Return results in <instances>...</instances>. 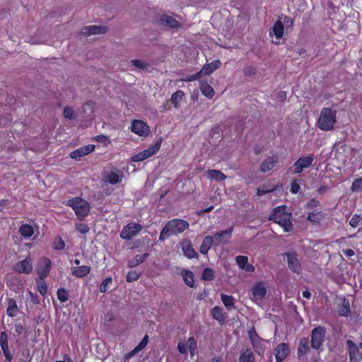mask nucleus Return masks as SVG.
<instances>
[{"instance_id":"de8ad7c7","label":"nucleus","mask_w":362,"mask_h":362,"mask_svg":"<svg viewBox=\"0 0 362 362\" xmlns=\"http://www.w3.org/2000/svg\"><path fill=\"white\" fill-rule=\"evenodd\" d=\"M338 313L339 316L347 317L351 313L349 303H347L344 304L341 308H339Z\"/></svg>"},{"instance_id":"aec40b11","label":"nucleus","mask_w":362,"mask_h":362,"mask_svg":"<svg viewBox=\"0 0 362 362\" xmlns=\"http://www.w3.org/2000/svg\"><path fill=\"white\" fill-rule=\"evenodd\" d=\"M182 250L185 256L189 259L198 258L199 255L194 249L189 240H185L182 243Z\"/></svg>"},{"instance_id":"72a5a7b5","label":"nucleus","mask_w":362,"mask_h":362,"mask_svg":"<svg viewBox=\"0 0 362 362\" xmlns=\"http://www.w3.org/2000/svg\"><path fill=\"white\" fill-rule=\"evenodd\" d=\"M272 31L277 39H280L282 37L284 32V26L281 20H277L273 27Z\"/></svg>"},{"instance_id":"f8f14e48","label":"nucleus","mask_w":362,"mask_h":362,"mask_svg":"<svg viewBox=\"0 0 362 362\" xmlns=\"http://www.w3.org/2000/svg\"><path fill=\"white\" fill-rule=\"evenodd\" d=\"M158 151V141H156L152 147H151L148 149H146V150L134 155L132 157V160L134 162L142 161V160L152 156L153 155H154Z\"/></svg>"},{"instance_id":"0eeeda50","label":"nucleus","mask_w":362,"mask_h":362,"mask_svg":"<svg viewBox=\"0 0 362 362\" xmlns=\"http://www.w3.org/2000/svg\"><path fill=\"white\" fill-rule=\"evenodd\" d=\"M142 229V226L136 223H129L123 227L121 233L120 237L124 240H130L133 237L136 236Z\"/></svg>"},{"instance_id":"2f4dec72","label":"nucleus","mask_w":362,"mask_h":362,"mask_svg":"<svg viewBox=\"0 0 362 362\" xmlns=\"http://www.w3.org/2000/svg\"><path fill=\"white\" fill-rule=\"evenodd\" d=\"M239 362H255V356L250 349L243 351L239 357Z\"/></svg>"},{"instance_id":"3c124183","label":"nucleus","mask_w":362,"mask_h":362,"mask_svg":"<svg viewBox=\"0 0 362 362\" xmlns=\"http://www.w3.org/2000/svg\"><path fill=\"white\" fill-rule=\"evenodd\" d=\"M65 247V243L62 238L57 237L54 242V248L57 250H62Z\"/></svg>"},{"instance_id":"4be33fe9","label":"nucleus","mask_w":362,"mask_h":362,"mask_svg":"<svg viewBox=\"0 0 362 362\" xmlns=\"http://www.w3.org/2000/svg\"><path fill=\"white\" fill-rule=\"evenodd\" d=\"M267 293V289L262 282H259L256 284L252 288V297L257 300H262L264 298Z\"/></svg>"},{"instance_id":"7ed1b4c3","label":"nucleus","mask_w":362,"mask_h":362,"mask_svg":"<svg viewBox=\"0 0 362 362\" xmlns=\"http://www.w3.org/2000/svg\"><path fill=\"white\" fill-rule=\"evenodd\" d=\"M336 122L337 112L329 107L322 108L317 121V127L322 131H330L334 129Z\"/></svg>"},{"instance_id":"9b49d317","label":"nucleus","mask_w":362,"mask_h":362,"mask_svg":"<svg viewBox=\"0 0 362 362\" xmlns=\"http://www.w3.org/2000/svg\"><path fill=\"white\" fill-rule=\"evenodd\" d=\"M285 255L287 257V262L289 269L297 274L301 272V267L298 259V255L296 252H286Z\"/></svg>"},{"instance_id":"c03bdc74","label":"nucleus","mask_w":362,"mask_h":362,"mask_svg":"<svg viewBox=\"0 0 362 362\" xmlns=\"http://www.w3.org/2000/svg\"><path fill=\"white\" fill-rule=\"evenodd\" d=\"M0 346L3 352L9 349L7 334L5 332H1L0 334Z\"/></svg>"},{"instance_id":"774afa93","label":"nucleus","mask_w":362,"mask_h":362,"mask_svg":"<svg viewBox=\"0 0 362 362\" xmlns=\"http://www.w3.org/2000/svg\"><path fill=\"white\" fill-rule=\"evenodd\" d=\"M262 152H263V147L262 146H260L259 144H257V145L255 146V147H254V153L256 156L259 155Z\"/></svg>"},{"instance_id":"2eb2a0df","label":"nucleus","mask_w":362,"mask_h":362,"mask_svg":"<svg viewBox=\"0 0 362 362\" xmlns=\"http://www.w3.org/2000/svg\"><path fill=\"white\" fill-rule=\"evenodd\" d=\"M233 231V227L230 226V228H228V229H226L225 230L216 232L214 235V236H212L214 238V240L216 243L215 244L216 245L223 244L227 240H230L231 238Z\"/></svg>"},{"instance_id":"7c9ffc66","label":"nucleus","mask_w":362,"mask_h":362,"mask_svg":"<svg viewBox=\"0 0 362 362\" xmlns=\"http://www.w3.org/2000/svg\"><path fill=\"white\" fill-rule=\"evenodd\" d=\"M182 276L184 282L189 287H194V274L190 270L183 269L181 272Z\"/></svg>"},{"instance_id":"58836bf2","label":"nucleus","mask_w":362,"mask_h":362,"mask_svg":"<svg viewBox=\"0 0 362 362\" xmlns=\"http://www.w3.org/2000/svg\"><path fill=\"white\" fill-rule=\"evenodd\" d=\"M251 344L256 354H257L258 355H262L264 354V349L262 344L260 337H257V339L255 340L252 339Z\"/></svg>"},{"instance_id":"ea45409f","label":"nucleus","mask_w":362,"mask_h":362,"mask_svg":"<svg viewBox=\"0 0 362 362\" xmlns=\"http://www.w3.org/2000/svg\"><path fill=\"white\" fill-rule=\"evenodd\" d=\"M221 300L228 310L234 307V298L232 296L221 294Z\"/></svg>"},{"instance_id":"0e129e2a","label":"nucleus","mask_w":362,"mask_h":362,"mask_svg":"<svg viewBox=\"0 0 362 362\" xmlns=\"http://www.w3.org/2000/svg\"><path fill=\"white\" fill-rule=\"evenodd\" d=\"M187 344L186 342H179L177 344V350L182 354H185L187 352Z\"/></svg>"},{"instance_id":"338daca9","label":"nucleus","mask_w":362,"mask_h":362,"mask_svg":"<svg viewBox=\"0 0 362 362\" xmlns=\"http://www.w3.org/2000/svg\"><path fill=\"white\" fill-rule=\"evenodd\" d=\"M248 334H249V339L250 340V342L252 341V339L255 340L257 339V337H258L257 334V332L254 328H252V329H250L249 331Z\"/></svg>"},{"instance_id":"1a4fd4ad","label":"nucleus","mask_w":362,"mask_h":362,"mask_svg":"<svg viewBox=\"0 0 362 362\" xmlns=\"http://www.w3.org/2000/svg\"><path fill=\"white\" fill-rule=\"evenodd\" d=\"M131 130L140 136H147L150 129L148 126L142 120H134L132 124Z\"/></svg>"},{"instance_id":"412c9836","label":"nucleus","mask_w":362,"mask_h":362,"mask_svg":"<svg viewBox=\"0 0 362 362\" xmlns=\"http://www.w3.org/2000/svg\"><path fill=\"white\" fill-rule=\"evenodd\" d=\"M106 31L107 28L105 26L93 25L84 27L81 30V33L84 35L89 36L91 35L105 33Z\"/></svg>"},{"instance_id":"f257e3e1","label":"nucleus","mask_w":362,"mask_h":362,"mask_svg":"<svg viewBox=\"0 0 362 362\" xmlns=\"http://www.w3.org/2000/svg\"><path fill=\"white\" fill-rule=\"evenodd\" d=\"M292 217V214L286 211V206L281 205L272 210L269 219L278 223L285 232H290L293 229Z\"/></svg>"},{"instance_id":"5fc2aeb1","label":"nucleus","mask_w":362,"mask_h":362,"mask_svg":"<svg viewBox=\"0 0 362 362\" xmlns=\"http://www.w3.org/2000/svg\"><path fill=\"white\" fill-rule=\"evenodd\" d=\"M76 229L82 234H86L90 230V227L83 223H76Z\"/></svg>"},{"instance_id":"6e6d98bb","label":"nucleus","mask_w":362,"mask_h":362,"mask_svg":"<svg viewBox=\"0 0 362 362\" xmlns=\"http://www.w3.org/2000/svg\"><path fill=\"white\" fill-rule=\"evenodd\" d=\"M37 290L39 293L43 296L47 293V286L43 280L41 281H37Z\"/></svg>"},{"instance_id":"423d86ee","label":"nucleus","mask_w":362,"mask_h":362,"mask_svg":"<svg viewBox=\"0 0 362 362\" xmlns=\"http://www.w3.org/2000/svg\"><path fill=\"white\" fill-rule=\"evenodd\" d=\"M314 160L315 156L313 154L300 157L293 164V173L296 175L301 173L304 169L312 165Z\"/></svg>"},{"instance_id":"a211bd4d","label":"nucleus","mask_w":362,"mask_h":362,"mask_svg":"<svg viewBox=\"0 0 362 362\" xmlns=\"http://www.w3.org/2000/svg\"><path fill=\"white\" fill-rule=\"evenodd\" d=\"M310 351L309 339L307 337H303L300 339L298 350L297 357L299 360H303L306 358V355Z\"/></svg>"},{"instance_id":"37998d69","label":"nucleus","mask_w":362,"mask_h":362,"mask_svg":"<svg viewBox=\"0 0 362 362\" xmlns=\"http://www.w3.org/2000/svg\"><path fill=\"white\" fill-rule=\"evenodd\" d=\"M214 272L211 268H205L202 274V279L205 281H211L214 279Z\"/></svg>"},{"instance_id":"680f3d73","label":"nucleus","mask_w":362,"mask_h":362,"mask_svg":"<svg viewBox=\"0 0 362 362\" xmlns=\"http://www.w3.org/2000/svg\"><path fill=\"white\" fill-rule=\"evenodd\" d=\"M300 189V184L298 183V180H294L291 185V189L290 191L292 194H297Z\"/></svg>"},{"instance_id":"4468645a","label":"nucleus","mask_w":362,"mask_h":362,"mask_svg":"<svg viewBox=\"0 0 362 362\" xmlns=\"http://www.w3.org/2000/svg\"><path fill=\"white\" fill-rule=\"evenodd\" d=\"M279 163L278 156L267 157L260 164L259 170L264 173L272 170Z\"/></svg>"},{"instance_id":"4c0bfd02","label":"nucleus","mask_w":362,"mask_h":362,"mask_svg":"<svg viewBox=\"0 0 362 362\" xmlns=\"http://www.w3.org/2000/svg\"><path fill=\"white\" fill-rule=\"evenodd\" d=\"M19 231L22 236L25 238H30L33 233L34 230L32 226L29 224H23L20 227Z\"/></svg>"},{"instance_id":"6e6552de","label":"nucleus","mask_w":362,"mask_h":362,"mask_svg":"<svg viewBox=\"0 0 362 362\" xmlns=\"http://www.w3.org/2000/svg\"><path fill=\"white\" fill-rule=\"evenodd\" d=\"M289 354V346L284 342L279 344L274 350L276 362H283Z\"/></svg>"},{"instance_id":"c756f323","label":"nucleus","mask_w":362,"mask_h":362,"mask_svg":"<svg viewBox=\"0 0 362 362\" xmlns=\"http://www.w3.org/2000/svg\"><path fill=\"white\" fill-rule=\"evenodd\" d=\"M324 217L325 214L322 211L317 212L312 211L308 213L307 220L314 225H318Z\"/></svg>"},{"instance_id":"603ef678","label":"nucleus","mask_w":362,"mask_h":362,"mask_svg":"<svg viewBox=\"0 0 362 362\" xmlns=\"http://www.w3.org/2000/svg\"><path fill=\"white\" fill-rule=\"evenodd\" d=\"M257 73V68L255 66H248L244 68L243 74L246 76H251L255 75Z\"/></svg>"},{"instance_id":"864d4df0","label":"nucleus","mask_w":362,"mask_h":362,"mask_svg":"<svg viewBox=\"0 0 362 362\" xmlns=\"http://www.w3.org/2000/svg\"><path fill=\"white\" fill-rule=\"evenodd\" d=\"M187 344L189 347V351L191 354H193V352L196 350L197 349V341L196 339L193 337H190L188 340H187Z\"/></svg>"},{"instance_id":"a18cd8bd","label":"nucleus","mask_w":362,"mask_h":362,"mask_svg":"<svg viewBox=\"0 0 362 362\" xmlns=\"http://www.w3.org/2000/svg\"><path fill=\"white\" fill-rule=\"evenodd\" d=\"M351 190L353 192H358L362 190V177L355 179L353 181Z\"/></svg>"},{"instance_id":"bb28decb","label":"nucleus","mask_w":362,"mask_h":362,"mask_svg":"<svg viewBox=\"0 0 362 362\" xmlns=\"http://www.w3.org/2000/svg\"><path fill=\"white\" fill-rule=\"evenodd\" d=\"M211 316L214 319L217 320L219 323L223 324L226 322V314L223 311V308L218 306H215L211 309Z\"/></svg>"},{"instance_id":"393cba45","label":"nucleus","mask_w":362,"mask_h":362,"mask_svg":"<svg viewBox=\"0 0 362 362\" xmlns=\"http://www.w3.org/2000/svg\"><path fill=\"white\" fill-rule=\"evenodd\" d=\"M221 65L220 60L216 59L214 60L211 63L205 64L202 69L201 72L202 75H209L212 74L214 71L218 69Z\"/></svg>"},{"instance_id":"a878e982","label":"nucleus","mask_w":362,"mask_h":362,"mask_svg":"<svg viewBox=\"0 0 362 362\" xmlns=\"http://www.w3.org/2000/svg\"><path fill=\"white\" fill-rule=\"evenodd\" d=\"M199 89L201 93L209 99H211L215 95L214 88L206 81H199Z\"/></svg>"},{"instance_id":"5701e85b","label":"nucleus","mask_w":362,"mask_h":362,"mask_svg":"<svg viewBox=\"0 0 362 362\" xmlns=\"http://www.w3.org/2000/svg\"><path fill=\"white\" fill-rule=\"evenodd\" d=\"M350 361H356L359 354L358 346L351 339L346 341Z\"/></svg>"},{"instance_id":"9d476101","label":"nucleus","mask_w":362,"mask_h":362,"mask_svg":"<svg viewBox=\"0 0 362 362\" xmlns=\"http://www.w3.org/2000/svg\"><path fill=\"white\" fill-rule=\"evenodd\" d=\"M33 262L30 257H26L25 259L16 263L13 266V269L20 274H29L33 271Z\"/></svg>"},{"instance_id":"f704fd0d","label":"nucleus","mask_w":362,"mask_h":362,"mask_svg":"<svg viewBox=\"0 0 362 362\" xmlns=\"http://www.w3.org/2000/svg\"><path fill=\"white\" fill-rule=\"evenodd\" d=\"M18 308L16 300L11 298L8 300L6 313L10 317H15L17 315Z\"/></svg>"},{"instance_id":"69168bd1","label":"nucleus","mask_w":362,"mask_h":362,"mask_svg":"<svg viewBox=\"0 0 362 362\" xmlns=\"http://www.w3.org/2000/svg\"><path fill=\"white\" fill-rule=\"evenodd\" d=\"M95 140L99 143H103L106 144V143H110V139L107 136L105 135H98L95 137Z\"/></svg>"},{"instance_id":"09e8293b","label":"nucleus","mask_w":362,"mask_h":362,"mask_svg":"<svg viewBox=\"0 0 362 362\" xmlns=\"http://www.w3.org/2000/svg\"><path fill=\"white\" fill-rule=\"evenodd\" d=\"M112 282V279L111 277H107L105 279H104L100 286V291L101 293L106 292Z\"/></svg>"},{"instance_id":"f03ea898","label":"nucleus","mask_w":362,"mask_h":362,"mask_svg":"<svg viewBox=\"0 0 362 362\" xmlns=\"http://www.w3.org/2000/svg\"><path fill=\"white\" fill-rule=\"evenodd\" d=\"M189 228L187 221L182 219L175 218L169 221L160 233V240H163L171 235L182 233Z\"/></svg>"},{"instance_id":"13d9d810","label":"nucleus","mask_w":362,"mask_h":362,"mask_svg":"<svg viewBox=\"0 0 362 362\" xmlns=\"http://www.w3.org/2000/svg\"><path fill=\"white\" fill-rule=\"evenodd\" d=\"M361 220V215L356 214L353 215L351 220L349 221V225L353 228H356L358 226Z\"/></svg>"},{"instance_id":"473e14b6","label":"nucleus","mask_w":362,"mask_h":362,"mask_svg":"<svg viewBox=\"0 0 362 362\" xmlns=\"http://www.w3.org/2000/svg\"><path fill=\"white\" fill-rule=\"evenodd\" d=\"M207 177L216 181H223L226 179V176L219 170H209L207 171Z\"/></svg>"},{"instance_id":"f3484780","label":"nucleus","mask_w":362,"mask_h":362,"mask_svg":"<svg viewBox=\"0 0 362 362\" xmlns=\"http://www.w3.org/2000/svg\"><path fill=\"white\" fill-rule=\"evenodd\" d=\"M122 173L119 170H111L105 173L103 175L104 181L110 185H116L122 182Z\"/></svg>"},{"instance_id":"20e7f679","label":"nucleus","mask_w":362,"mask_h":362,"mask_svg":"<svg viewBox=\"0 0 362 362\" xmlns=\"http://www.w3.org/2000/svg\"><path fill=\"white\" fill-rule=\"evenodd\" d=\"M64 204L66 206H70L75 212L77 218L82 221L89 214L90 204L89 203L81 197H74L71 199L66 200Z\"/></svg>"},{"instance_id":"6ab92c4d","label":"nucleus","mask_w":362,"mask_h":362,"mask_svg":"<svg viewBox=\"0 0 362 362\" xmlns=\"http://www.w3.org/2000/svg\"><path fill=\"white\" fill-rule=\"evenodd\" d=\"M160 24L170 28H180L182 25L180 21L167 14H163L160 16Z\"/></svg>"},{"instance_id":"c85d7f7f","label":"nucleus","mask_w":362,"mask_h":362,"mask_svg":"<svg viewBox=\"0 0 362 362\" xmlns=\"http://www.w3.org/2000/svg\"><path fill=\"white\" fill-rule=\"evenodd\" d=\"M90 271L89 266L74 267L71 268V274L76 277L82 278L89 274Z\"/></svg>"},{"instance_id":"bf43d9fd","label":"nucleus","mask_w":362,"mask_h":362,"mask_svg":"<svg viewBox=\"0 0 362 362\" xmlns=\"http://www.w3.org/2000/svg\"><path fill=\"white\" fill-rule=\"evenodd\" d=\"M203 75H202L201 71H199L197 72L196 74L187 76L185 79H183V81H186V82L194 81L196 80L199 79Z\"/></svg>"},{"instance_id":"052dcab7","label":"nucleus","mask_w":362,"mask_h":362,"mask_svg":"<svg viewBox=\"0 0 362 362\" xmlns=\"http://www.w3.org/2000/svg\"><path fill=\"white\" fill-rule=\"evenodd\" d=\"M275 190V187H273V188H270V189H268L266 187V186H262L259 188H257V196H262V195H264L267 193H270V192H272Z\"/></svg>"},{"instance_id":"cd10ccee","label":"nucleus","mask_w":362,"mask_h":362,"mask_svg":"<svg viewBox=\"0 0 362 362\" xmlns=\"http://www.w3.org/2000/svg\"><path fill=\"white\" fill-rule=\"evenodd\" d=\"M214 243V238L211 235H206L204 238L202 243L199 247V252L202 255H207L209 250L211 247Z\"/></svg>"},{"instance_id":"49530a36","label":"nucleus","mask_w":362,"mask_h":362,"mask_svg":"<svg viewBox=\"0 0 362 362\" xmlns=\"http://www.w3.org/2000/svg\"><path fill=\"white\" fill-rule=\"evenodd\" d=\"M235 261L239 267L243 269L248 263V257L244 255H238L235 257Z\"/></svg>"},{"instance_id":"39448f33","label":"nucleus","mask_w":362,"mask_h":362,"mask_svg":"<svg viewBox=\"0 0 362 362\" xmlns=\"http://www.w3.org/2000/svg\"><path fill=\"white\" fill-rule=\"evenodd\" d=\"M326 329L322 326L315 327L311 332V347L319 350L322 348L325 341Z\"/></svg>"},{"instance_id":"e433bc0d","label":"nucleus","mask_w":362,"mask_h":362,"mask_svg":"<svg viewBox=\"0 0 362 362\" xmlns=\"http://www.w3.org/2000/svg\"><path fill=\"white\" fill-rule=\"evenodd\" d=\"M148 254H142L136 255L132 259H130L127 262V266L130 268H133L142 263L147 257Z\"/></svg>"},{"instance_id":"b1692460","label":"nucleus","mask_w":362,"mask_h":362,"mask_svg":"<svg viewBox=\"0 0 362 362\" xmlns=\"http://www.w3.org/2000/svg\"><path fill=\"white\" fill-rule=\"evenodd\" d=\"M148 342V335H145L141 341L130 352L126 354L124 356V361L129 360L140 351L143 350Z\"/></svg>"},{"instance_id":"79ce46f5","label":"nucleus","mask_w":362,"mask_h":362,"mask_svg":"<svg viewBox=\"0 0 362 362\" xmlns=\"http://www.w3.org/2000/svg\"><path fill=\"white\" fill-rule=\"evenodd\" d=\"M57 295L61 303L67 301L69 297L68 291L64 288H59L57 290Z\"/></svg>"},{"instance_id":"a19ab883","label":"nucleus","mask_w":362,"mask_h":362,"mask_svg":"<svg viewBox=\"0 0 362 362\" xmlns=\"http://www.w3.org/2000/svg\"><path fill=\"white\" fill-rule=\"evenodd\" d=\"M141 274V272L136 270L129 271L126 276V281L128 282H133L138 280Z\"/></svg>"},{"instance_id":"4d7b16f0","label":"nucleus","mask_w":362,"mask_h":362,"mask_svg":"<svg viewBox=\"0 0 362 362\" xmlns=\"http://www.w3.org/2000/svg\"><path fill=\"white\" fill-rule=\"evenodd\" d=\"M131 62L134 66L141 69H146L148 66L147 63L140 59H132Z\"/></svg>"},{"instance_id":"dca6fc26","label":"nucleus","mask_w":362,"mask_h":362,"mask_svg":"<svg viewBox=\"0 0 362 362\" xmlns=\"http://www.w3.org/2000/svg\"><path fill=\"white\" fill-rule=\"evenodd\" d=\"M95 146L93 144H88L87 146H81L70 153V157L74 160H79L83 156L88 155L93 151Z\"/></svg>"},{"instance_id":"8fccbe9b","label":"nucleus","mask_w":362,"mask_h":362,"mask_svg":"<svg viewBox=\"0 0 362 362\" xmlns=\"http://www.w3.org/2000/svg\"><path fill=\"white\" fill-rule=\"evenodd\" d=\"M64 116L69 119H73L76 118V113L72 107H66L63 111Z\"/></svg>"},{"instance_id":"ddd939ff","label":"nucleus","mask_w":362,"mask_h":362,"mask_svg":"<svg viewBox=\"0 0 362 362\" xmlns=\"http://www.w3.org/2000/svg\"><path fill=\"white\" fill-rule=\"evenodd\" d=\"M52 263L47 257H43L39 264L37 274L41 280L47 276L51 270Z\"/></svg>"},{"instance_id":"e2e57ef3","label":"nucleus","mask_w":362,"mask_h":362,"mask_svg":"<svg viewBox=\"0 0 362 362\" xmlns=\"http://www.w3.org/2000/svg\"><path fill=\"white\" fill-rule=\"evenodd\" d=\"M320 204V202L317 199L313 198L308 202V203L305 204V207L308 209H312L319 206Z\"/></svg>"},{"instance_id":"c9c22d12","label":"nucleus","mask_w":362,"mask_h":362,"mask_svg":"<svg viewBox=\"0 0 362 362\" xmlns=\"http://www.w3.org/2000/svg\"><path fill=\"white\" fill-rule=\"evenodd\" d=\"M184 96L185 93L182 90H177L172 95L170 100L175 108H178L180 107V102Z\"/></svg>"}]
</instances>
